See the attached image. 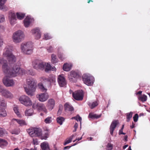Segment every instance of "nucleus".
I'll return each mask as SVG.
<instances>
[{"label": "nucleus", "mask_w": 150, "mask_h": 150, "mask_svg": "<svg viewBox=\"0 0 150 150\" xmlns=\"http://www.w3.org/2000/svg\"><path fill=\"white\" fill-rule=\"evenodd\" d=\"M3 63L2 69L4 72L8 73L9 71V66L8 62L9 61V48L6 47L4 50L3 53Z\"/></svg>", "instance_id": "1"}, {"label": "nucleus", "mask_w": 150, "mask_h": 150, "mask_svg": "<svg viewBox=\"0 0 150 150\" xmlns=\"http://www.w3.org/2000/svg\"><path fill=\"white\" fill-rule=\"evenodd\" d=\"M25 73L24 69L21 68L16 64L11 65L10 66V76H16L19 74H23Z\"/></svg>", "instance_id": "2"}, {"label": "nucleus", "mask_w": 150, "mask_h": 150, "mask_svg": "<svg viewBox=\"0 0 150 150\" xmlns=\"http://www.w3.org/2000/svg\"><path fill=\"white\" fill-rule=\"evenodd\" d=\"M33 44L30 42L22 43L21 46L22 52L24 54H30L33 52Z\"/></svg>", "instance_id": "3"}, {"label": "nucleus", "mask_w": 150, "mask_h": 150, "mask_svg": "<svg viewBox=\"0 0 150 150\" xmlns=\"http://www.w3.org/2000/svg\"><path fill=\"white\" fill-rule=\"evenodd\" d=\"M24 34L21 31L18 30L13 33V41L16 43L20 42L23 39Z\"/></svg>", "instance_id": "4"}, {"label": "nucleus", "mask_w": 150, "mask_h": 150, "mask_svg": "<svg viewBox=\"0 0 150 150\" xmlns=\"http://www.w3.org/2000/svg\"><path fill=\"white\" fill-rule=\"evenodd\" d=\"M27 132L32 137H39L42 134V129L40 128L29 129L27 130Z\"/></svg>", "instance_id": "5"}, {"label": "nucleus", "mask_w": 150, "mask_h": 150, "mask_svg": "<svg viewBox=\"0 0 150 150\" xmlns=\"http://www.w3.org/2000/svg\"><path fill=\"white\" fill-rule=\"evenodd\" d=\"M82 79L84 83L88 86H91L93 83L94 78L92 76L84 74Z\"/></svg>", "instance_id": "6"}, {"label": "nucleus", "mask_w": 150, "mask_h": 150, "mask_svg": "<svg viewBox=\"0 0 150 150\" xmlns=\"http://www.w3.org/2000/svg\"><path fill=\"white\" fill-rule=\"evenodd\" d=\"M19 100L21 103L25 106H30L32 105V101L30 99L25 95H22L19 98Z\"/></svg>", "instance_id": "7"}, {"label": "nucleus", "mask_w": 150, "mask_h": 150, "mask_svg": "<svg viewBox=\"0 0 150 150\" xmlns=\"http://www.w3.org/2000/svg\"><path fill=\"white\" fill-rule=\"evenodd\" d=\"M73 97L74 99L77 100H83V93L82 90H78L73 93Z\"/></svg>", "instance_id": "8"}, {"label": "nucleus", "mask_w": 150, "mask_h": 150, "mask_svg": "<svg viewBox=\"0 0 150 150\" xmlns=\"http://www.w3.org/2000/svg\"><path fill=\"white\" fill-rule=\"evenodd\" d=\"M6 105L4 101L0 98V117H5L6 115V112L4 107Z\"/></svg>", "instance_id": "9"}, {"label": "nucleus", "mask_w": 150, "mask_h": 150, "mask_svg": "<svg viewBox=\"0 0 150 150\" xmlns=\"http://www.w3.org/2000/svg\"><path fill=\"white\" fill-rule=\"evenodd\" d=\"M79 76V73L74 71H72L68 75V78L70 81L75 82L76 81V79Z\"/></svg>", "instance_id": "10"}, {"label": "nucleus", "mask_w": 150, "mask_h": 150, "mask_svg": "<svg viewBox=\"0 0 150 150\" xmlns=\"http://www.w3.org/2000/svg\"><path fill=\"white\" fill-rule=\"evenodd\" d=\"M26 84L28 88H35L36 83L32 78L27 79H26Z\"/></svg>", "instance_id": "11"}, {"label": "nucleus", "mask_w": 150, "mask_h": 150, "mask_svg": "<svg viewBox=\"0 0 150 150\" xmlns=\"http://www.w3.org/2000/svg\"><path fill=\"white\" fill-rule=\"evenodd\" d=\"M58 81L59 86L63 87L66 84L65 78L63 76V75H59L58 77Z\"/></svg>", "instance_id": "12"}, {"label": "nucleus", "mask_w": 150, "mask_h": 150, "mask_svg": "<svg viewBox=\"0 0 150 150\" xmlns=\"http://www.w3.org/2000/svg\"><path fill=\"white\" fill-rule=\"evenodd\" d=\"M38 97L39 100L42 102L46 101L49 98V95L47 93H42L38 95Z\"/></svg>", "instance_id": "13"}, {"label": "nucleus", "mask_w": 150, "mask_h": 150, "mask_svg": "<svg viewBox=\"0 0 150 150\" xmlns=\"http://www.w3.org/2000/svg\"><path fill=\"white\" fill-rule=\"evenodd\" d=\"M55 104L54 100L52 98H51L48 100L47 107L49 110H52L54 108Z\"/></svg>", "instance_id": "14"}, {"label": "nucleus", "mask_w": 150, "mask_h": 150, "mask_svg": "<svg viewBox=\"0 0 150 150\" xmlns=\"http://www.w3.org/2000/svg\"><path fill=\"white\" fill-rule=\"evenodd\" d=\"M118 123V121L114 120L112 122L110 127V134L112 136L113 135V132L115 128L116 127L117 124Z\"/></svg>", "instance_id": "15"}, {"label": "nucleus", "mask_w": 150, "mask_h": 150, "mask_svg": "<svg viewBox=\"0 0 150 150\" xmlns=\"http://www.w3.org/2000/svg\"><path fill=\"white\" fill-rule=\"evenodd\" d=\"M32 33L34 35L35 38L38 39L41 37V33L39 29L35 28L31 30Z\"/></svg>", "instance_id": "16"}, {"label": "nucleus", "mask_w": 150, "mask_h": 150, "mask_svg": "<svg viewBox=\"0 0 150 150\" xmlns=\"http://www.w3.org/2000/svg\"><path fill=\"white\" fill-rule=\"evenodd\" d=\"M9 72V71H8ZM4 73L7 75L3 79V83L4 85L6 87L9 86V76L8 75L9 72L8 73L6 74Z\"/></svg>", "instance_id": "17"}, {"label": "nucleus", "mask_w": 150, "mask_h": 150, "mask_svg": "<svg viewBox=\"0 0 150 150\" xmlns=\"http://www.w3.org/2000/svg\"><path fill=\"white\" fill-rule=\"evenodd\" d=\"M25 91L26 93L28 95L31 96H33L34 95V92L35 90V88H28L26 87H24Z\"/></svg>", "instance_id": "18"}, {"label": "nucleus", "mask_w": 150, "mask_h": 150, "mask_svg": "<svg viewBox=\"0 0 150 150\" xmlns=\"http://www.w3.org/2000/svg\"><path fill=\"white\" fill-rule=\"evenodd\" d=\"M16 58L12 53L10 52V66L11 65L16 64Z\"/></svg>", "instance_id": "19"}, {"label": "nucleus", "mask_w": 150, "mask_h": 150, "mask_svg": "<svg viewBox=\"0 0 150 150\" xmlns=\"http://www.w3.org/2000/svg\"><path fill=\"white\" fill-rule=\"evenodd\" d=\"M40 146L42 150H50L49 144L47 142L41 143Z\"/></svg>", "instance_id": "20"}, {"label": "nucleus", "mask_w": 150, "mask_h": 150, "mask_svg": "<svg viewBox=\"0 0 150 150\" xmlns=\"http://www.w3.org/2000/svg\"><path fill=\"white\" fill-rule=\"evenodd\" d=\"M17 122V123L21 126L27 125V124L23 120L13 119H12V122Z\"/></svg>", "instance_id": "21"}, {"label": "nucleus", "mask_w": 150, "mask_h": 150, "mask_svg": "<svg viewBox=\"0 0 150 150\" xmlns=\"http://www.w3.org/2000/svg\"><path fill=\"white\" fill-rule=\"evenodd\" d=\"M64 108L66 111H72L74 110L73 107L68 103H66L64 104Z\"/></svg>", "instance_id": "22"}, {"label": "nucleus", "mask_w": 150, "mask_h": 150, "mask_svg": "<svg viewBox=\"0 0 150 150\" xmlns=\"http://www.w3.org/2000/svg\"><path fill=\"white\" fill-rule=\"evenodd\" d=\"M1 93L2 95L5 97L8 98L9 96V93L8 91L2 88V90L1 91Z\"/></svg>", "instance_id": "23"}, {"label": "nucleus", "mask_w": 150, "mask_h": 150, "mask_svg": "<svg viewBox=\"0 0 150 150\" xmlns=\"http://www.w3.org/2000/svg\"><path fill=\"white\" fill-rule=\"evenodd\" d=\"M30 18L29 17L27 16L24 20V26L26 27L29 26L30 23Z\"/></svg>", "instance_id": "24"}, {"label": "nucleus", "mask_w": 150, "mask_h": 150, "mask_svg": "<svg viewBox=\"0 0 150 150\" xmlns=\"http://www.w3.org/2000/svg\"><path fill=\"white\" fill-rule=\"evenodd\" d=\"M40 62L38 60H36L33 62V68L37 70L39 69Z\"/></svg>", "instance_id": "25"}, {"label": "nucleus", "mask_w": 150, "mask_h": 150, "mask_svg": "<svg viewBox=\"0 0 150 150\" xmlns=\"http://www.w3.org/2000/svg\"><path fill=\"white\" fill-rule=\"evenodd\" d=\"M71 66L70 64L67 63L64 64L63 67V69L64 71H69L71 69Z\"/></svg>", "instance_id": "26"}, {"label": "nucleus", "mask_w": 150, "mask_h": 150, "mask_svg": "<svg viewBox=\"0 0 150 150\" xmlns=\"http://www.w3.org/2000/svg\"><path fill=\"white\" fill-rule=\"evenodd\" d=\"M13 110L15 112L17 115V116L19 117H21V115L20 113L18 111V107L17 105H14L13 107Z\"/></svg>", "instance_id": "27"}, {"label": "nucleus", "mask_w": 150, "mask_h": 150, "mask_svg": "<svg viewBox=\"0 0 150 150\" xmlns=\"http://www.w3.org/2000/svg\"><path fill=\"white\" fill-rule=\"evenodd\" d=\"M8 144L7 141L3 139L0 138V147L4 148Z\"/></svg>", "instance_id": "28"}, {"label": "nucleus", "mask_w": 150, "mask_h": 150, "mask_svg": "<svg viewBox=\"0 0 150 150\" xmlns=\"http://www.w3.org/2000/svg\"><path fill=\"white\" fill-rule=\"evenodd\" d=\"M17 18L20 20L23 19L24 17L25 14L23 13L19 12L16 14Z\"/></svg>", "instance_id": "29"}, {"label": "nucleus", "mask_w": 150, "mask_h": 150, "mask_svg": "<svg viewBox=\"0 0 150 150\" xmlns=\"http://www.w3.org/2000/svg\"><path fill=\"white\" fill-rule=\"evenodd\" d=\"M101 116V115H97L96 114H93L92 113H90L88 115V117L92 119H94L95 118L97 119L100 117Z\"/></svg>", "instance_id": "30"}, {"label": "nucleus", "mask_w": 150, "mask_h": 150, "mask_svg": "<svg viewBox=\"0 0 150 150\" xmlns=\"http://www.w3.org/2000/svg\"><path fill=\"white\" fill-rule=\"evenodd\" d=\"M98 104L97 102L95 101L92 103H88V105L90 107L91 109H93L95 107L97 106Z\"/></svg>", "instance_id": "31"}, {"label": "nucleus", "mask_w": 150, "mask_h": 150, "mask_svg": "<svg viewBox=\"0 0 150 150\" xmlns=\"http://www.w3.org/2000/svg\"><path fill=\"white\" fill-rule=\"evenodd\" d=\"M64 120L65 119L63 117L61 116L57 117V122L60 125H62Z\"/></svg>", "instance_id": "32"}, {"label": "nucleus", "mask_w": 150, "mask_h": 150, "mask_svg": "<svg viewBox=\"0 0 150 150\" xmlns=\"http://www.w3.org/2000/svg\"><path fill=\"white\" fill-rule=\"evenodd\" d=\"M51 62L52 63L55 64L58 62V59L54 54H52L51 55Z\"/></svg>", "instance_id": "33"}, {"label": "nucleus", "mask_w": 150, "mask_h": 150, "mask_svg": "<svg viewBox=\"0 0 150 150\" xmlns=\"http://www.w3.org/2000/svg\"><path fill=\"white\" fill-rule=\"evenodd\" d=\"M33 112V110L32 109H30L26 110L25 112V114L26 116H30L32 115Z\"/></svg>", "instance_id": "34"}, {"label": "nucleus", "mask_w": 150, "mask_h": 150, "mask_svg": "<svg viewBox=\"0 0 150 150\" xmlns=\"http://www.w3.org/2000/svg\"><path fill=\"white\" fill-rule=\"evenodd\" d=\"M7 134V132L2 128L0 127V137L6 136Z\"/></svg>", "instance_id": "35"}, {"label": "nucleus", "mask_w": 150, "mask_h": 150, "mask_svg": "<svg viewBox=\"0 0 150 150\" xmlns=\"http://www.w3.org/2000/svg\"><path fill=\"white\" fill-rule=\"evenodd\" d=\"M49 82L50 83L55 82V78L54 75H50L48 77Z\"/></svg>", "instance_id": "36"}, {"label": "nucleus", "mask_w": 150, "mask_h": 150, "mask_svg": "<svg viewBox=\"0 0 150 150\" xmlns=\"http://www.w3.org/2000/svg\"><path fill=\"white\" fill-rule=\"evenodd\" d=\"M38 86L42 91L43 92H46L47 91V89L44 87L43 84L42 83H38Z\"/></svg>", "instance_id": "37"}, {"label": "nucleus", "mask_w": 150, "mask_h": 150, "mask_svg": "<svg viewBox=\"0 0 150 150\" xmlns=\"http://www.w3.org/2000/svg\"><path fill=\"white\" fill-rule=\"evenodd\" d=\"M139 99L143 102H145L147 99V97L145 95H141L139 97Z\"/></svg>", "instance_id": "38"}, {"label": "nucleus", "mask_w": 150, "mask_h": 150, "mask_svg": "<svg viewBox=\"0 0 150 150\" xmlns=\"http://www.w3.org/2000/svg\"><path fill=\"white\" fill-rule=\"evenodd\" d=\"M73 137L74 135H72L69 138L67 139L65 142L64 143V145H66V144L70 143L72 141V140L73 138Z\"/></svg>", "instance_id": "39"}, {"label": "nucleus", "mask_w": 150, "mask_h": 150, "mask_svg": "<svg viewBox=\"0 0 150 150\" xmlns=\"http://www.w3.org/2000/svg\"><path fill=\"white\" fill-rule=\"evenodd\" d=\"M132 114L133 113L132 112H130L129 113H127L126 117L127 119V122H129L130 121V119L132 117Z\"/></svg>", "instance_id": "40"}, {"label": "nucleus", "mask_w": 150, "mask_h": 150, "mask_svg": "<svg viewBox=\"0 0 150 150\" xmlns=\"http://www.w3.org/2000/svg\"><path fill=\"white\" fill-rule=\"evenodd\" d=\"M45 71L46 72H47L50 70H52V67L48 63H45Z\"/></svg>", "instance_id": "41"}, {"label": "nucleus", "mask_w": 150, "mask_h": 150, "mask_svg": "<svg viewBox=\"0 0 150 150\" xmlns=\"http://www.w3.org/2000/svg\"><path fill=\"white\" fill-rule=\"evenodd\" d=\"M36 105L37 108L40 110H41L45 106L43 103H37L36 104Z\"/></svg>", "instance_id": "42"}, {"label": "nucleus", "mask_w": 150, "mask_h": 150, "mask_svg": "<svg viewBox=\"0 0 150 150\" xmlns=\"http://www.w3.org/2000/svg\"><path fill=\"white\" fill-rule=\"evenodd\" d=\"M8 9V8L6 6L4 5L0 6V10L3 11H6Z\"/></svg>", "instance_id": "43"}, {"label": "nucleus", "mask_w": 150, "mask_h": 150, "mask_svg": "<svg viewBox=\"0 0 150 150\" xmlns=\"http://www.w3.org/2000/svg\"><path fill=\"white\" fill-rule=\"evenodd\" d=\"M52 122V118L51 117H48L45 119L44 122L46 124H49Z\"/></svg>", "instance_id": "44"}, {"label": "nucleus", "mask_w": 150, "mask_h": 150, "mask_svg": "<svg viewBox=\"0 0 150 150\" xmlns=\"http://www.w3.org/2000/svg\"><path fill=\"white\" fill-rule=\"evenodd\" d=\"M58 56L59 59L62 60L65 58V55L60 52H59L58 54Z\"/></svg>", "instance_id": "45"}, {"label": "nucleus", "mask_w": 150, "mask_h": 150, "mask_svg": "<svg viewBox=\"0 0 150 150\" xmlns=\"http://www.w3.org/2000/svg\"><path fill=\"white\" fill-rule=\"evenodd\" d=\"M11 133L12 134H18L20 133V130L19 129H14L11 131Z\"/></svg>", "instance_id": "46"}, {"label": "nucleus", "mask_w": 150, "mask_h": 150, "mask_svg": "<svg viewBox=\"0 0 150 150\" xmlns=\"http://www.w3.org/2000/svg\"><path fill=\"white\" fill-rule=\"evenodd\" d=\"M45 63L44 62H40L39 64V69H43L45 68Z\"/></svg>", "instance_id": "47"}, {"label": "nucleus", "mask_w": 150, "mask_h": 150, "mask_svg": "<svg viewBox=\"0 0 150 150\" xmlns=\"http://www.w3.org/2000/svg\"><path fill=\"white\" fill-rule=\"evenodd\" d=\"M113 148V145L110 143H108L107 145V150H112Z\"/></svg>", "instance_id": "48"}, {"label": "nucleus", "mask_w": 150, "mask_h": 150, "mask_svg": "<svg viewBox=\"0 0 150 150\" xmlns=\"http://www.w3.org/2000/svg\"><path fill=\"white\" fill-rule=\"evenodd\" d=\"M5 17L4 15L0 14V23L4 22L5 21Z\"/></svg>", "instance_id": "49"}, {"label": "nucleus", "mask_w": 150, "mask_h": 150, "mask_svg": "<svg viewBox=\"0 0 150 150\" xmlns=\"http://www.w3.org/2000/svg\"><path fill=\"white\" fill-rule=\"evenodd\" d=\"M40 80L45 82H49L48 77L47 78L45 76H42L40 77Z\"/></svg>", "instance_id": "50"}, {"label": "nucleus", "mask_w": 150, "mask_h": 150, "mask_svg": "<svg viewBox=\"0 0 150 150\" xmlns=\"http://www.w3.org/2000/svg\"><path fill=\"white\" fill-rule=\"evenodd\" d=\"M72 119H75L77 121H78L79 120L81 122V117L78 115H76L75 117H74L72 118Z\"/></svg>", "instance_id": "51"}, {"label": "nucleus", "mask_w": 150, "mask_h": 150, "mask_svg": "<svg viewBox=\"0 0 150 150\" xmlns=\"http://www.w3.org/2000/svg\"><path fill=\"white\" fill-rule=\"evenodd\" d=\"M46 49L47 51L49 52H51L53 51V48L51 46H50L49 47H47Z\"/></svg>", "instance_id": "52"}, {"label": "nucleus", "mask_w": 150, "mask_h": 150, "mask_svg": "<svg viewBox=\"0 0 150 150\" xmlns=\"http://www.w3.org/2000/svg\"><path fill=\"white\" fill-rule=\"evenodd\" d=\"M138 115L137 114H135L134 116L133 117V120L134 122H136L138 121Z\"/></svg>", "instance_id": "53"}, {"label": "nucleus", "mask_w": 150, "mask_h": 150, "mask_svg": "<svg viewBox=\"0 0 150 150\" xmlns=\"http://www.w3.org/2000/svg\"><path fill=\"white\" fill-rule=\"evenodd\" d=\"M44 38L45 40H48L51 38V37L49 36L47 34H45L44 35Z\"/></svg>", "instance_id": "54"}, {"label": "nucleus", "mask_w": 150, "mask_h": 150, "mask_svg": "<svg viewBox=\"0 0 150 150\" xmlns=\"http://www.w3.org/2000/svg\"><path fill=\"white\" fill-rule=\"evenodd\" d=\"M33 143L34 145H38V139L36 138H33Z\"/></svg>", "instance_id": "55"}, {"label": "nucleus", "mask_w": 150, "mask_h": 150, "mask_svg": "<svg viewBox=\"0 0 150 150\" xmlns=\"http://www.w3.org/2000/svg\"><path fill=\"white\" fill-rule=\"evenodd\" d=\"M16 20V15L15 13H13L12 14L11 16V20Z\"/></svg>", "instance_id": "56"}, {"label": "nucleus", "mask_w": 150, "mask_h": 150, "mask_svg": "<svg viewBox=\"0 0 150 150\" xmlns=\"http://www.w3.org/2000/svg\"><path fill=\"white\" fill-rule=\"evenodd\" d=\"M6 1L7 0H0V6L4 5Z\"/></svg>", "instance_id": "57"}, {"label": "nucleus", "mask_w": 150, "mask_h": 150, "mask_svg": "<svg viewBox=\"0 0 150 150\" xmlns=\"http://www.w3.org/2000/svg\"><path fill=\"white\" fill-rule=\"evenodd\" d=\"M78 127V124L77 123H76L74 126V129L73 130V132H75L76 131L77 128Z\"/></svg>", "instance_id": "58"}, {"label": "nucleus", "mask_w": 150, "mask_h": 150, "mask_svg": "<svg viewBox=\"0 0 150 150\" xmlns=\"http://www.w3.org/2000/svg\"><path fill=\"white\" fill-rule=\"evenodd\" d=\"M29 72L30 74L32 76H34L35 74V73L33 72L32 69L29 70Z\"/></svg>", "instance_id": "59"}, {"label": "nucleus", "mask_w": 150, "mask_h": 150, "mask_svg": "<svg viewBox=\"0 0 150 150\" xmlns=\"http://www.w3.org/2000/svg\"><path fill=\"white\" fill-rule=\"evenodd\" d=\"M14 83L13 80L10 79V86H13L14 85Z\"/></svg>", "instance_id": "60"}, {"label": "nucleus", "mask_w": 150, "mask_h": 150, "mask_svg": "<svg viewBox=\"0 0 150 150\" xmlns=\"http://www.w3.org/2000/svg\"><path fill=\"white\" fill-rule=\"evenodd\" d=\"M42 111L44 112H45V113H47V110L45 108V106L44 107V108H42V109L41 110Z\"/></svg>", "instance_id": "61"}, {"label": "nucleus", "mask_w": 150, "mask_h": 150, "mask_svg": "<svg viewBox=\"0 0 150 150\" xmlns=\"http://www.w3.org/2000/svg\"><path fill=\"white\" fill-rule=\"evenodd\" d=\"M135 124L133 122L132 123V125L130 126V127L131 129L134 128V127Z\"/></svg>", "instance_id": "62"}, {"label": "nucleus", "mask_w": 150, "mask_h": 150, "mask_svg": "<svg viewBox=\"0 0 150 150\" xmlns=\"http://www.w3.org/2000/svg\"><path fill=\"white\" fill-rule=\"evenodd\" d=\"M36 104H34L33 105V108L34 109H35L37 108V107L36 105Z\"/></svg>", "instance_id": "63"}, {"label": "nucleus", "mask_w": 150, "mask_h": 150, "mask_svg": "<svg viewBox=\"0 0 150 150\" xmlns=\"http://www.w3.org/2000/svg\"><path fill=\"white\" fill-rule=\"evenodd\" d=\"M127 137H128L127 135H125L124 137V140L125 142H127Z\"/></svg>", "instance_id": "64"}]
</instances>
